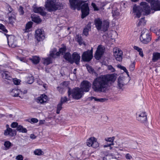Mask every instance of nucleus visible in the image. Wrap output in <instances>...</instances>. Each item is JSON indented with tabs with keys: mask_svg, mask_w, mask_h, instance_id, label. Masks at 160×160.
Instances as JSON below:
<instances>
[{
	"mask_svg": "<svg viewBox=\"0 0 160 160\" xmlns=\"http://www.w3.org/2000/svg\"><path fill=\"white\" fill-rule=\"evenodd\" d=\"M116 77L113 74L101 75L95 78L92 83V88L95 92H104L109 83L114 82Z\"/></svg>",
	"mask_w": 160,
	"mask_h": 160,
	"instance_id": "f257e3e1",
	"label": "nucleus"
},
{
	"mask_svg": "<svg viewBox=\"0 0 160 160\" xmlns=\"http://www.w3.org/2000/svg\"><path fill=\"white\" fill-rule=\"evenodd\" d=\"M87 1L80 0H69V2L72 8L75 9L77 8L78 10H81L82 18H84L89 13V8Z\"/></svg>",
	"mask_w": 160,
	"mask_h": 160,
	"instance_id": "f03ea898",
	"label": "nucleus"
},
{
	"mask_svg": "<svg viewBox=\"0 0 160 160\" xmlns=\"http://www.w3.org/2000/svg\"><path fill=\"white\" fill-rule=\"evenodd\" d=\"M132 11L134 15H136V17L139 18L142 14H148L150 12V8L148 3L146 2H142L140 3V6L134 5L132 8Z\"/></svg>",
	"mask_w": 160,
	"mask_h": 160,
	"instance_id": "7ed1b4c3",
	"label": "nucleus"
},
{
	"mask_svg": "<svg viewBox=\"0 0 160 160\" xmlns=\"http://www.w3.org/2000/svg\"><path fill=\"white\" fill-rule=\"evenodd\" d=\"M45 6L48 11L52 12L63 8V5L56 0H47Z\"/></svg>",
	"mask_w": 160,
	"mask_h": 160,
	"instance_id": "20e7f679",
	"label": "nucleus"
},
{
	"mask_svg": "<svg viewBox=\"0 0 160 160\" xmlns=\"http://www.w3.org/2000/svg\"><path fill=\"white\" fill-rule=\"evenodd\" d=\"M95 25L98 30H101L103 32L107 31L109 26V22L107 20L103 22L100 19H97L95 21Z\"/></svg>",
	"mask_w": 160,
	"mask_h": 160,
	"instance_id": "39448f33",
	"label": "nucleus"
},
{
	"mask_svg": "<svg viewBox=\"0 0 160 160\" xmlns=\"http://www.w3.org/2000/svg\"><path fill=\"white\" fill-rule=\"evenodd\" d=\"M68 92L69 96L72 94L73 98L76 99H79L81 98L84 94L83 91L78 88H76L72 90H71L69 88Z\"/></svg>",
	"mask_w": 160,
	"mask_h": 160,
	"instance_id": "423d86ee",
	"label": "nucleus"
},
{
	"mask_svg": "<svg viewBox=\"0 0 160 160\" xmlns=\"http://www.w3.org/2000/svg\"><path fill=\"white\" fill-rule=\"evenodd\" d=\"M141 42L144 44H148L151 40V38L148 33V31L144 29L141 32L140 37Z\"/></svg>",
	"mask_w": 160,
	"mask_h": 160,
	"instance_id": "0eeeda50",
	"label": "nucleus"
},
{
	"mask_svg": "<svg viewBox=\"0 0 160 160\" xmlns=\"http://www.w3.org/2000/svg\"><path fill=\"white\" fill-rule=\"evenodd\" d=\"M147 116L146 112L143 111H140L136 113L137 120L144 124H146L147 122Z\"/></svg>",
	"mask_w": 160,
	"mask_h": 160,
	"instance_id": "6e6552de",
	"label": "nucleus"
},
{
	"mask_svg": "<svg viewBox=\"0 0 160 160\" xmlns=\"http://www.w3.org/2000/svg\"><path fill=\"white\" fill-rule=\"evenodd\" d=\"M92 57V49L84 52L82 54V59L84 62H88L91 60Z\"/></svg>",
	"mask_w": 160,
	"mask_h": 160,
	"instance_id": "1a4fd4ad",
	"label": "nucleus"
},
{
	"mask_svg": "<svg viewBox=\"0 0 160 160\" xmlns=\"http://www.w3.org/2000/svg\"><path fill=\"white\" fill-rule=\"evenodd\" d=\"M113 55L116 60L119 62L122 60V52L120 49L115 48L113 49Z\"/></svg>",
	"mask_w": 160,
	"mask_h": 160,
	"instance_id": "9d476101",
	"label": "nucleus"
},
{
	"mask_svg": "<svg viewBox=\"0 0 160 160\" xmlns=\"http://www.w3.org/2000/svg\"><path fill=\"white\" fill-rule=\"evenodd\" d=\"M91 86V84L90 82L87 81H83L81 84L80 89L82 91L88 92Z\"/></svg>",
	"mask_w": 160,
	"mask_h": 160,
	"instance_id": "9b49d317",
	"label": "nucleus"
},
{
	"mask_svg": "<svg viewBox=\"0 0 160 160\" xmlns=\"http://www.w3.org/2000/svg\"><path fill=\"white\" fill-rule=\"evenodd\" d=\"M150 3L152 8L155 11L160 10V2L158 0H146Z\"/></svg>",
	"mask_w": 160,
	"mask_h": 160,
	"instance_id": "f8f14e48",
	"label": "nucleus"
},
{
	"mask_svg": "<svg viewBox=\"0 0 160 160\" xmlns=\"http://www.w3.org/2000/svg\"><path fill=\"white\" fill-rule=\"evenodd\" d=\"M8 45L12 48L17 46L16 38L13 35L9 36L7 37Z\"/></svg>",
	"mask_w": 160,
	"mask_h": 160,
	"instance_id": "ddd939ff",
	"label": "nucleus"
},
{
	"mask_svg": "<svg viewBox=\"0 0 160 160\" xmlns=\"http://www.w3.org/2000/svg\"><path fill=\"white\" fill-rule=\"evenodd\" d=\"M104 51L103 47L101 45H99L95 55V58L99 60L103 53Z\"/></svg>",
	"mask_w": 160,
	"mask_h": 160,
	"instance_id": "4468645a",
	"label": "nucleus"
},
{
	"mask_svg": "<svg viewBox=\"0 0 160 160\" xmlns=\"http://www.w3.org/2000/svg\"><path fill=\"white\" fill-rule=\"evenodd\" d=\"M35 38L38 41H40L45 38L44 31L38 29L35 32Z\"/></svg>",
	"mask_w": 160,
	"mask_h": 160,
	"instance_id": "2eb2a0df",
	"label": "nucleus"
},
{
	"mask_svg": "<svg viewBox=\"0 0 160 160\" xmlns=\"http://www.w3.org/2000/svg\"><path fill=\"white\" fill-rule=\"evenodd\" d=\"M7 129L5 130L4 132L5 135H9L11 137H12L14 135L16 134V130L12 129L11 128H9V125L7 124L6 126Z\"/></svg>",
	"mask_w": 160,
	"mask_h": 160,
	"instance_id": "dca6fc26",
	"label": "nucleus"
},
{
	"mask_svg": "<svg viewBox=\"0 0 160 160\" xmlns=\"http://www.w3.org/2000/svg\"><path fill=\"white\" fill-rule=\"evenodd\" d=\"M8 23L13 25V23L15 22L16 20V16L15 13H8Z\"/></svg>",
	"mask_w": 160,
	"mask_h": 160,
	"instance_id": "f3484780",
	"label": "nucleus"
},
{
	"mask_svg": "<svg viewBox=\"0 0 160 160\" xmlns=\"http://www.w3.org/2000/svg\"><path fill=\"white\" fill-rule=\"evenodd\" d=\"M48 100V97L45 94L42 95L40 97L36 99V101L38 103L43 104L46 102Z\"/></svg>",
	"mask_w": 160,
	"mask_h": 160,
	"instance_id": "a211bd4d",
	"label": "nucleus"
},
{
	"mask_svg": "<svg viewBox=\"0 0 160 160\" xmlns=\"http://www.w3.org/2000/svg\"><path fill=\"white\" fill-rule=\"evenodd\" d=\"M72 56V59L73 61V62H75L77 64H78L80 58V56L77 52H74L73 53Z\"/></svg>",
	"mask_w": 160,
	"mask_h": 160,
	"instance_id": "6ab92c4d",
	"label": "nucleus"
},
{
	"mask_svg": "<svg viewBox=\"0 0 160 160\" xmlns=\"http://www.w3.org/2000/svg\"><path fill=\"white\" fill-rule=\"evenodd\" d=\"M91 29V23L89 22L87 25L85 27L83 30V33L86 36L88 34V32Z\"/></svg>",
	"mask_w": 160,
	"mask_h": 160,
	"instance_id": "aec40b11",
	"label": "nucleus"
},
{
	"mask_svg": "<svg viewBox=\"0 0 160 160\" xmlns=\"http://www.w3.org/2000/svg\"><path fill=\"white\" fill-rule=\"evenodd\" d=\"M160 59V53L158 52H154L152 54V61L156 62L157 60Z\"/></svg>",
	"mask_w": 160,
	"mask_h": 160,
	"instance_id": "412c9836",
	"label": "nucleus"
},
{
	"mask_svg": "<svg viewBox=\"0 0 160 160\" xmlns=\"http://www.w3.org/2000/svg\"><path fill=\"white\" fill-rule=\"evenodd\" d=\"M64 58L67 60L72 63L73 62V61L72 59L71 54L69 52L66 53L63 56Z\"/></svg>",
	"mask_w": 160,
	"mask_h": 160,
	"instance_id": "4be33fe9",
	"label": "nucleus"
},
{
	"mask_svg": "<svg viewBox=\"0 0 160 160\" xmlns=\"http://www.w3.org/2000/svg\"><path fill=\"white\" fill-rule=\"evenodd\" d=\"M20 92V91L19 89H13L11 92V94L14 97H20L19 95Z\"/></svg>",
	"mask_w": 160,
	"mask_h": 160,
	"instance_id": "5701e85b",
	"label": "nucleus"
},
{
	"mask_svg": "<svg viewBox=\"0 0 160 160\" xmlns=\"http://www.w3.org/2000/svg\"><path fill=\"white\" fill-rule=\"evenodd\" d=\"M43 63L45 65H48L52 62V60L51 58H48L43 59Z\"/></svg>",
	"mask_w": 160,
	"mask_h": 160,
	"instance_id": "b1692460",
	"label": "nucleus"
},
{
	"mask_svg": "<svg viewBox=\"0 0 160 160\" xmlns=\"http://www.w3.org/2000/svg\"><path fill=\"white\" fill-rule=\"evenodd\" d=\"M30 59L35 64H37L38 63L40 59L39 57L37 56H33Z\"/></svg>",
	"mask_w": 160,
	"mask_h": 160,
	"instance_id": "393cba45",
	"label": "nucleus"
},
{
	"mask_svg": "<svg viewBox=\"0 0 160 160\" xmlns=\"http://www.w3.org/2000/svg\"><path fill=\"white\" fill-rule=\"evenodd\" d=\"M9 72L6 71H4L2 73V77L3 78L9 80H11L12 79V77L8 75Z\"/></svg>",
	"mask_w": 160,
	"mask_h": 160,
	"instance_id": "a878e982",
	"label": "nucleus"
},
{
	"mask_svg": "<svg viewBox=\"0 0 160 160\" xmlns=\"http://www.w3.org/2000/svg\"><path fill=\"white\" fill-rule=\"evenodd\" d=\"M33 11L37 13H39L41 14H42L43 13V9L42 7H35L33 8Z\"/></svg>",
	"mask_w": 160,
	"mask_h": 160,
	"instance_id": "bb28decb",
	"label": "nucleus"
},
{
	"mask_svg": "<svg viewBox=\"0 0 160 160\" xmlns=\"http://www.w3.org/2000/svg\"><path fill=\"white\" fill-rule=\"evenodd\" d=\"M33 22H29L26 24L25 28L24 30V32H28L29 31V29L32 27Z\"/></svg>",
	"mask_w": 160,
	"mask_h": 160,
	"instance_id": "cd10ccee",
	"label": "nucleus"
},
{
	"mask_svg": "<svg viewBox=\"0 0 160 160\" xmlns=\"http://www.w3.org/2000/svg\"><path fill=\"white\" fill-rule=\"evenodd\" d=\"M4 145L5 147V150H7L10 149L12 146V144L9 141L5 142Z\"/></svg>",
	"mask_w": 160,
	"mask_h": 160,
	"instance_id": "c85d7f7f",
	"label": "nucleus"
},
{
	"mask_svg": "<svg viewBox=\"0 0 160 160\" xmlns=\"http://www.w3.org/2000/svg\"><path fill=\"white\" fill-rule=\"evenodd\" d=\"M17 129L19 132L22 133H26L27 131L26 128H24L21 125L18 126Z\"/></svg>",
	"mask_w": 160,
	"mask_h": 160,
	"instance_id": "c756f323",
	"label": "nucleus"
},
{
	"mask_svg": "<svg viewBox=\"0 0 160 160\" xmlns=\"http://www.w3.org/2000/svg\"><path fill=\"white\" fill-rule=\"evenodd\" d=\"M66 47H63L59 49V52H57L56 53L57 56H58L60 53L63 54L66 51Z\"/></svg>",
	"mask_w": 160,
	"mask_h": 160,
	"instance_id": "7c9ffc66",
	"label": "nucleus"
},
{
	"mask_svg": "<svg viewBox=\"0 0 160 160\" xmlns=\"http://www.w3.org/2000/svg\"><path fill=\"white\" fill-rule=\"evenodd\" d=\"M95 140V138L91 137L88 140L87 142V145L89 147L92 146L93 141Z\"/></svg>",
	"mask_w": 160,
	"mask_h": 160,
	"instance_id": "2f4dec72",
	"label": "nucleus"
},
{
	"mask_svg": "<svg viewBox=\"0 0 160 160\" xmlns=\"http://www.w3.org/2000/svg\"><path fill=\"white\" fill-rule=\"evenodd\" d=\"M34 80V78L33 76L28 77L26 79V82L27 83L31 84L33 82Z\"/></svg>",
	"mask_w": 160,
	"mask_h": 160,
	"instance_id": "473e14b6",
	"label": "nucleus"
},
{
	"mask_svg": "<svg viewBox=\"0 0 160 160\" xmlns=\"http://www.w3.org/2000/svg\"><path fill=\"white\" fill-rule=\"evenodd\" d=\"M31 18L32 21L35 22L39 23L41 22V20L38 17L32 16Z\"/></svg>",
	"mask_w": 160,
	"mask_h": 160,
	"instance_id": "72a5a7b5",
	"label": "nucleus"
},
{
	"mask_svg": "<svg viewBox=\"0 0 160 160\" xmlns=\"http://www.w3.org/2000/svg\"><path fill=\"white\" fill-rule=\"evenodd\" d=\"M76 39L77 41L78 42L79 44L81 45L83 43V40L81 36L79 35H77L76 36Z\"/></svg>",
	"mask_w": 160,
	"mask_h": 160,
	"instance_id": "f704fd0d",
	"label": "nucleus"
},
{
	"mask_svg": "<svg viewBox=\"0 0 160 160\" xmlns=\"http://www.w3.org/2000/svg\"><path fill=\"white\" fill-rule=\"evenodd\" d=\"M34 154L36 155H41L43 154V152L40 149H37L34 152Z\"/></svg>",
	"mask_w": 160,
	"mask_h": 160,
	"instance_id": "c9c22d12",
	"label": "nucleus"
},
{
	"mask_svg": "<svg viewBox=\"0 0 160 160\" xmlns=\"http://www.w3.org/2000/svg\"><path fill=\"white\" fill-rule=\"evenodd\" d=\"M124 85V83L121 78H118V86L120 88H121Z\"/></svg>",
	"mask_w": 160,
	"mask_h": 160,
	"instance_id": "e433bc0d",
	"label": "nucleus"
},
{
	"mask_svg": "<svg viewBox=\"0 0 160 160\" xmlns=\"http://www.w3.org/2000/svg\"><path fill=\"white\" fill-rule=\"evenodd\" d=\"M57 50L55 48L53 49L52 51H51L50 52V56L51 57L53 58H55L56 56H57L56 55V53H57Z\"/></svg>",
	"mask_w": 160,
	"mask_h": 160,
	"instance_id": "4c0bfd02",
	"label": "nucleus"
},
{
	"mask_svg": "<svg viewBox=\"0 0 160 160\" xmlns=\"http://www.w3.org/2000/svg\"><path fill=\"white\" fill-rule=\"evenodd\" d=\"M62 104L60 102L57 105V112L56 113L57 114H59L60 112V111L62 109Z\"/></svg>",
	"mask_w": 160,
	"mask_h": 160,
	"instance_id": "58836bf2",
	"label": "nucleus"
},
{
	"mask_svg": "<svg viewBox=\"0 0 160 160\" xmlns=\"http://www.w3.org/2000/svg\"><path fill=\"white\" fill-rule=\"evenodd\" d=\"M146 22L144 19V18H141L139 21V22L138 24V26H140L142 25H144L145 24Z\"/></svg>",
	"mask_w": 160,
	"mask_h": 160,
	"instance_id": "ea45409f",
	"label": "nucleus"
},
{
	"mask_svg": "<svg viewBox=\"0 0 160 160\" xmlns=\"http://www.w3.org/2000/svg\"><path fill=\"white\" fill-rule=\"evenodd\" d=\"M112 13L113 16H118L119 14L118 10L116 8L113 9Z\"/></svg>",
	"mask_w": 160,
	"mask_h": 160,
	"instance_id": "a19ab883",
	"label": "nucleus"
},
{
	"mask_svg": "<svg viewBox=\"0 0 160 160\" xmlns=\"http://www.w3.org/2000/svg\"><path fill=\"white\" fill-rule=\"evenodd\" d=\"M99 146V143L97 141L96 139L95 138V140L93 141V142L92 147L93 148H97Z\"/></svg>",
	"mask_w": 160,
	"mask_h": 160,
	"instance_id": "79ce46f5",
	"label": "nucleus"
},
{
	"mask_svg": "<svg viewBox=\"0 0 160 160\" xmlns=\"http://www.w3.org/2000/svg\"><path fill=\"white\" fill-rule=\"evenodd\" d=\"M108 100V99L106 98H96V99L95 100V101L100 102H103L106 101Z\"/></svg>",
	"mask_w": 160,
	"mask_h": 160,
	"instance_id": "37998d69",
	"label": "nucleus"
},
{
	"mask_svg": "<svg viewBox=\"0 0 160 160\" xmlns=\"http://www.w3.org/2000/svg\"><path fill=\"white\" fill-rule=\"evenodd\" d=\"M68 101L67 98L66 97H62L61 98L60 103L63 104L64 103L67 102Z\"/></svg>",
	"mask_w": 160,
	"mask_h": 160,
	"instance_id": "c03bdc74",
	"label": "nucleus"
},
{
	"mask_svg": "<svg viewBox=\"0 0 160 160\" xmlns=\"http://www.w3.org/2000/svg\"><path fill=\"white\" fill-rule=\"evenodd\" d=\"M114 139L115 137H112L106 138L105 139V140L107 142H113Z\"/></svg>",
	"mask_w": 160,
	"mask_h": 160,
	"instance_id": "a18cd8bd",
	"label": "nucleus"
},
{
	"mask_svg": "<svg viewBox=\"0 0 160 160\" xmlns=\"http://www.w3.org/2000/svg\"><path fill=\"white\" fill-rule=\"evenodd\" d=\"M18 126V123L15 122H12L11 125V127L12 128H15L16 127L17 128Z\"/></svg>",
	"mask_w": 160,
	"mask_h": 160,
	"instance_id": "49530a36",
	"label": "nucleus"
},
{
	"mask_svg": "<svg viewBox=\"0 0 160 160\" xmlns=\"http://www.w3.org/2000/svg\"><path fill=\"white\" fill-rule=\"evenodd\" d=\"M17 160H23V157L21 155H19L16 157Z\"/></svg>",
	"mask_w": 160,
	"mask_h": 160,
	"instance_id": "de8ad7c7",
	"label": "nucleus"
},
{
	"mask_svg": "<svg viewBox=\"0 0 160 160\" xmlns=\"http://www.w3.org/2000/svg\"><path fill=\"white\" fill-rule=\"evenodd\" d=\"M118 67H119L121 69L123 70L125 72H126L128 74V70L125 67L122 66L120 65H118Z\"/></svg>",
	"mask_w": 160,
	"mask_h": 160,
	"instance_id": "09e8293b",
	"label": "nucleus"
},
{
	"mask_svg": "<svg viewBox=\"0 0 160 160\" xmlns=\"http://www.w3.org/2000/svg\"><path fill=\"white\" fill-rule=\"evenodd\" d=\"M87 68L88 71L90 73H92L93 72L94 70L91 67L88 66L87 67Z\"/></svg>",
	"mask_w": 160,
	"mask_h": 160,
	"instance_id": "8fccbe9b",
	"label": "nucleus"
},
{
	"mask_svg": "<svg viewBox=\"0 0 160 160\" xmlns=\"http://www.w3.org/2000/svg\"><path fill=\"white\" fill-rule=\"evenodd\" d=\"M0 28L1 29H2L3 31H4L5 32H8V30L6 29L5 28V27L4 25L2 24H1L0 26Z\"/></svg>",
	"mask_w": 160,
	"mask_h": 160,
	"instance_id": "3c124183",
	"label": "nucleus"
},
{
	"mask_svg": "<svg viewBox=\"0 0 160 160\" xmlns=\"http://www.w3.org/2000/svg\"><path fill=\"white\" fill-rule=\"evenodd\" d=\"M108 69L112 72H114L115 70L114 68L111 65L108 66Z\"/></svg>",
	"mask_w": 160,
	"mask_h": 160,
	"instance_id": "603ef678",
	"label": "nucleus"
},
{
	"mask_svg": "<svg viewBox=\"0 0 160 160\" xmlns=\"http://www.w3.org/2000/svg\"><path fill=\"white\" fill-rule=\"evenodd\" d=\"M19 11L20 14L22 15L24 14V12L23 10V8L22 7L20 6Z\"/></svg>",
	"mask_w": 160,
	"mask_h": 160,
	"instance_id": "864d4df0",
	"label": "nucleus"
},
{
	"mask_svg": "<svg viewBox=\"0 0 160 160\" xmlns=\"http://www.w3.org/2000/svg\"><path fill=\"white\" fill-rule=\"evenodd\" d=\"M135 67V63L133 62L131 64L130 66V69L131 71H133L134 68Z\"/></svg>",
	"mask_w": 160,
	"mask_h": 160,
	"instance_id": "5fc2aeb1",
	"label": "nucleus"
},
{
	"mask_svg": "<svg viewBox=\"0 0 160 160\" xmlns=\"http://www.w3.org/2000/svg\"><path fill=\"white\" fill-rule=\"evenodd\" d=\"M125 158L128 159H130L132 158V156L129 153H127L126 155Z\"/></svg>",
	"mask_w": 160,
	"mask_h": 160,
	"instance_id": "6e6d98bb",
	"label": "nucleus"
},
{
	"mask_svg": "<svg viewBox=\"0 0 160 160\" xmlns=\"http://www.w3.org/2000/svg\"><path fill=\"white\" fill-rule=\"evenodd\" d=\"M92 6L94 9V10L97 11L98 10V8L97 7L96 4L94 3H92Z\"/></svg>",
	"mask_w": 160,
	"mask_h": 160,
	"instance_id": "4d7b16f0",
	"label": "nucleus"
},
{
	"mask_svg": "<svg viewBox=\"0 0 160 160\" xmlns=\"http://www.w3.org/2000/svg\"><path fill=\"white\" fill-rule=\"evenodd\" d=\"M15 85H18L20 83L19 80L17 79H14L13 81Z\"/></svg>",
	"mask_w": 160,
	"mask_h": 160,
	"instance_id": "13d9d810",
	"label": "nucleus"
},
{
	"mask_svg": "<svg viewBox=\"0 0 160 160\" xmlns=\"http://www.w3.org/2000/svg\"><path fill=\"white\" fill-rule=\"evenodd\" d=\"M31 122L33 123H36L38 122V120L35 118H32L31 119Z\"/></svg>",
	"mask_w": 160,
	"mask_h": 160,
	"instance_id": "bf43d9fd",
	"label": "nucleus"
},
{
	"mask_svg": "<svg viewBox=\"0 0 160 160\" xmlns=\"http://www.w3.org/2000/svg\"><path fill=\"white\" fill-rule=\"evenodd\" d=\"M134 48L135 49L138 51V52L140 51L141 50H142V49L141 48H140L138 47L135 46L134 47Z\"/></svg>",
	"mask_w": 160,
	"mask_h": 160,
	"instance_id": "052dcab7",
	"label": "nucleus"
},
{
	"mask_svg": "<svg viewBox=\"0 0 160 160\" xmlns=\"http://www.w3.org/2000/svg\"><path fill=\"white\" fill-rule=\"evenodd\" d=\"M8 10L9 12L8 13H15L13 12L12 11V9L10 7H9L8 8Z\"/></svg>",
	"mask_w": 160,
	"mask_h": 160,
	"instance_id": "680f3d73",
	"label": "nucleus"
},
{
	"mask_svg": "<svg viewBox=\"0 0 160 160\" xmlns=\"http://www.w3.org/2000/svg\"><path fill=\"white\" fill-rule=\"evenodd\" d=\"M139 52V54L140 55V56H141L142 57H143V53L142 50H141Z\"/></svg>",
	"mask_w": 160,
	"mask_h": 160,
	"instance_id": "e2e57ef3",
	"label": "nucleus"
},
{
	"mask_svg": "<svg viewBox=\"0 0 160 160\" xmlns=\"http://www.w3.org/2000/svg\"><path fill=\"white\" fill-rule=\"evenodd\" d=\"M30 138L32 139H34L36 138V136L33 134H31L30 136Z\"/></svg>",
	"mask_w": 160,
	"mask_h": 160,
	"instance_id": "0e129e2a",
	"label": "nucleus"
},
{
	"mask_svg": "<svg viewBox=\"0 0 160 160\" xmlns=\"http://www.w3.org/2000/svg\"><path fill=\"white\" fill-rule=\"evenodd\" d=\"M57 89L60 92H61L62 90V88L59 87H57Z\"/></svg>",
	"mask_w": 160,
	"mask_h": 160,
	"instance_id": "69168bd1",
	"label": "nucleus"
},
{
	"mask_svg": "<svg viewBox=\"0 0 160 160\" xmlns=\"http://www.w3.org/2000/svg\"><path fill=\"white\" fill-rule=\"evenodd\" d=\"M37 82L39 85H42L43 84V82L40 80L38 81Z\"/></svg>",
	"mask_w": 160,
	"mask_h": 160,
	"instance_id": "338daca9",
	"label": "nucleus"
},
{
	"mask_svg": "<svg viewBox=\"0 0 160 160\" xmlns=\"http://www.w3.org/2000/svg\"><path fill=\"white\" fill-rule=\"evenodd\" d=\"M89 98L91 100H92L93 99H94V100L95 101V99H96V98L93 97H90Z\"/></svg>",
	"mask_w": 160,
	"mask_h": 160,
	"instance_id": "774afa93",
	"label": "nucleus"
}]
</instances>
